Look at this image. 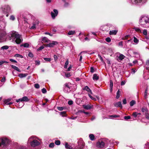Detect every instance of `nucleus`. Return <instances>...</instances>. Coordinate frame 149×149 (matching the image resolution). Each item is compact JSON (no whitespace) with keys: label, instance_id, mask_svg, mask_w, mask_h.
<instances>
[{"label":"nucleus","instance_id":"1","mask_svg":"<svg viewBox=\"0 0 149 149\" xmlns=\"http://www.w3.org/2000/svg\"><path fill=\"white\" fill-rule=\"evenodd\" d=\"M9 39L11 41L17 44H20L23 40L21 36L17 32L13 31L10 33L9 35Z\"/></svg>","mask_w":149,"mask_h":149},{"label":"nucleus","instance_id":"2","mask_svg":"<svg viewBox=\"0 0 149 149\" xmlns=\"http://www.w3.org/2000/svg\"><path fill=\"white\" fill-rule=\"evenodd\" d=\"M139 24L144 27H149V17L146 16L142 17L139 20Z\"/></svg>","mask_w":149,"mask_h":149},{"label":"nucleus","instance_id":"3","mask_svg":"<svg viewBox=\"0 0 149 149\" xmlns=\"http://www.w3.org/2000/svg\"><path fill=\"white\" fill-rule=\"evenodd\" d=\"M35 137L32 136L30 137L28 139V142H30L31 146L32 147H35L37 146L40 144V143L37 140H34Z\"/></svg>","mask_w":149,"mask_h":149},{"label":"nucleus","instance_id":"4","mask_svg":"<svg viewBox=\"0 0 149 149\" xmlns=\"http://www.w3.org/2000/svg\"><path fill=\"white\" fill-rule=\"evenodd\" d=\"M10 142V141L6 138L0 139V146H6Z\"/></svg>","mask_w":149,"mask_h":149},{"label":"nucleus","instance_id":"5","mask_svg":"<svg viewBox=\"0 0 149 149\" xmlns=\"http://www.w3.org/2000/svg\"><path fill=\"white\" fill-rule=\"evenodd\" d=\"M6 32L4 31H1L0 32V42H4L6 40Z\"/></svg>","mask_w":149,"mask_h":149},{"label":"nucleus","instance_id":"6","mask_svg":"<svg viewBox=\"0 0 149 149\" xmlns=\"http://www.w3.org/2000/svg\"><path fill=\"white\" fill-rule=\"evenodd\" d=\"M105 143L104 142L102 141H100L98 142L96 144V147L97 148H102L104 146Z\"/></svg>","mask_w":149,"mask_h":149},{"label":"nucleus","instance_id":"7","mask_svg":"<svg viewBox=\"0 0 149 149\" xmlns=\"http://www.w3.org/2000/svg\"><path fill=\"white\" fill-rule=\"evenodd\" d=\"M58 44V42L56 41H53L51 43H50L47 44L45 46L46 47H53L55 45Z\"/></svg>","mask_w":149,"mask_h":149},{"label":"nucleus","instance_id":"8","mask_svg":"<svg viewBox=\"0 0 149 149\" xmlns=\"http://www.w3.org/2000/svg\"><path fill=\"white\" fill-rule=\"evenodd\" d=\"M147 0H131L132 4H137L141 2H145Z\"/></svg>","mask_w":149,"mask_h":149},{"label":"nucleus","instance_id":"9","mask_svg":"<svg viewBox=\"0 0 149 149\" xmlns=\"http://www.w3.org/2000/svg\"><path fill=\"white\" fill-rule=\"evenodd\" d=\"M58 14V10L56 9H54L53 12H51V15L52 17L54 19L55 17L57 16Z\"/></svg>","mask_w":149,"mask_h":149},{"label":"nucleus","instance_id":"10","mask_svg":"<svg viewBox=\"0 0 149 149\" xmlns=\"http://www.w3.org/2000/svg\"><path fill=\"white\" fill-rule=\"evenodd\" d=\"M125 56L122 54H120L119 56H117V60L119 61H122L125 58Z\"/></svg>","mask_w":149,"mask_h":149},{"label":"nucleus","instance_id":"11","mask_svg":"<svg viewBox=\"0 0 149 149\" xmlns=\"http://www.w3.org/2000/svg\"><path fill=\"white\" fill-rule=\"evenodd\" d=\"M70 84L69 83H66L65 84V87L64 88V90L65 91H66V90H67V92H69L70 91Z\"/></svg>","mask_w":149,"mask_h":149},{"label":"nucleus","instance_id":"12","mask_svg":"<svg viewBox=\"0 0 149 149\" xmlns=\"http://www.w3.org/2000/svg\"><path fill=\"white\" fill-rule=\"evenodd\" d=\"M83 90L86 91H87L89 93H91V94H92V93L91 90L87 86H85V87L83 88Z\"/></svg>","mask_w":149,"mask_h":149},{"label":"nucleus","instance_id":"13","mask_svg":"<svg viewBox=\"0 0 149 149\" xmlns=\"http://www.w3.org/2000/svg\"><path fill=\"white\" fill-rule=\"evenodd\" d=\"M114 106L115 107H120L121 108H122V106L121 102H118L115 103L114 104Z\"/></svg>","mask_w":149,"mask_h":149},{"label":"nucleus","instance_id":"14","mask_svg":"<svg viewBox=\"0 0 149 149\" xmlns=\"http://www.w3.org/2000/svg\"><path fill=\"white\" fill-rule=\"evenodd\" d=\"M117 32L118 31L117 30H113L110 31L109 34L110 35H115L117 34Z\"/></svg>","mask_w":149,"mask_h":149},{"label":"nucleus","instance_id":"15","mask_svg":"<svg viewBox=\"0 0 149 149\" xmlns=\"http://www.w3.org/2000/svg\"><path fill=\"white\" fill-rule=\"evenodd\" d=\"M83 107L84 109L87 110L90 109L91 108V106L89 105H83Z\"/></svg>","mask_w":149,"mask_h":149},{"label":"nucleus","instance_id":"16","mask_svg":"<svg viewBox=\"0 0 149 149\" xmlns=\"http://www.w3.org/2000/svg\"><path fill=\"white\" fill-rule=\"evenodd\" d=\"M11 66L12 68L17 70V71H18V72H21L20 70L17 67L15 66H14V65H11Z\"/></svg>","mask_w":149,"mask_h":149},{"label":"nucleus","instance_id":"17","mask_svg":"<svg viewBox=\"0 0 149 149\" xmlns=\"http://www.w3.org/2000/svg\"><path fill=\"white\" fill-rule=\"evenodd\" d=\"M21 102L23 101H28L29 100L28 99V97L26 96H24L22 98H21Z\"/></svg>","mask_w":149,"mask_h":149},{"label":"nucleus","instance_id":"18","mask_svg":"<svg viewBox=\"0 0 149 149\" xmlns=\"http://www.w3.org/2000/svg\"><path fill=\"white\" fill-rule=\"evenodd\" d=\"M99 78V76L97 75V74H93V80H98Z\"/></svg>","mask_w":149,"mask_h":149},{"label":"nucleus","instance_id":"19","mask_svg":"<svg viewBox=\"0 0 149 149\" xmlns=\"http://www.w3.org/2000/svg\"><path fill=\"white\" fill-rule=\"evenodd\" d=\"M42 41L44 42H48L50 40H49L48 38L46 37H44L42 39Z\"/></svg>","mask_w":149,"mask_h":149},{"label":"nucleus","instance_id":"20","mask_svg":"<svg viewBox=\"0 0 149 149\" xmlns=\"http://www.w3.org/2000/svg\"><path fill=\"white\" fill-rule=\"evenodd\" d=\"M28 75V74L27 73L26 74H23V73H20L19 74V77L21 78H22L23 77H26L27 75Z\"/></svg>","mask_w":149,"mask_h":149},{"label":"nucleus","instance_id":"21","mask_svg":"<svg viewBox=\"0 0 149 149\" xmlns=\"http://www.w3.org/2000/svg\"><path fill=\"white\" fill-rule=\"evenodd\" d=\"M65 148L67 149H71L72 148V147L71 146L68 144L67 143H65Z\"/></svg>","mask_w":149,"mask_h":149},{"label":"nucleus","instance_id":"22","mask_svg":"<svg viewBox=\"0 0 149 149\" xmlns=\"http://www.w3.org/2000/svg\"><path fill=\"white\" fill-rule=\"evenodd\" d=\"M75 33L74 31H69L68 33V35H73Z\"/></svg>","mask_w":149,"mask_h":149},{"label":"nucleus","instance_id":"23","mask_svg":"<svg viewBox=\"0 0 149 149\" xmlns=\"http://www.w3.org/2000/svg\"><path fill=\"white\" fill-rule=\"evenodd\" d=\"M148 91V88H147L145 91L144 92V97L146 99V98L147 97Z\"/></svg>","mask_w":149,"mask_h":149},{"label":"nucleus","instance_id":"24","mask_svg":"<svg viewBox=\"0 0 149 149\" xmlns=\"http://www.w3.org/2000/svg\"><path fill=\"white\" fill-rule=\"evenodd\" d=\"M21 47L23 46L24 47H28L29 46V45L28 43H25L20 45Z\"/></svg>","mask_w":149,"mask_h":149},{"label":"nucleus","instance_id":"25","mask_svg":"<svg viewBox=\"0 0 149 149\" xmlns=\"http://www.w3.org/2000/svg\"><path fill=\"white\" fill-rule=\"evenodd\" d=\"M136 103V102L134 100H132L130 102V106L132 107Z\"/></svg>","mask_w":149,"mask_h":149},{"label":"nucleus","instance_id":"26","mask_svg":"<svg viewBox=\"0 0 149 149\" xmlns=\"http://www.w3.org/2000/svg\"><path fill=\"white\" fill-rule=\"evenodd\" d=\"M89 137L90 139L91 140H94L95 139L94 135L93 134H91L89 135Z\"/></svg>","mask_w":149,"mask_h":149},{"label":"nucleus","instance_id":"27","mask_svg":"<svg viewBox=\"0 0 149 149\" xmlns=\"http://www.w3.org/2000/svg\"><path fill=\"white\" fill-rule=\"evenodd\" d=\"M134 29L136 31L139 33H141V31L139 28L137 27H134Z\"/></svg>","mask_w":149,"mask_h":149},{"label":"nucleus","instance_id":"28","mask_svg":"<svg viewBox=\"0 0 149 149\" xmlns=\"http://www.w3.org/2000/svg\"><path fill=\"white\" fill-rule=\"evenodd\" d=\"M139 40L135 37H134V43L137 44L139 42Z\"/></svg>","mask_w":149,"mask_h":149},{"label":"nucleus","instance_id":"29","mask_svg":"<svg viewBox=\"0 0 149 149\" xmlns=\"http://www.w3.org/2000/svg\"><path fill=\"white\" fill-rule=\"evenodd\" d=\"M120 91L119 90H118L117 92L116 95V98L117 99H118L119 98V97H120Z\"/></svg>","mask_w":149,"mask_h":149},{"label":"nucleus","instance_id":"30","mask_svg":"<svg viewBox=\"0 0 149 149\" xmlns=\"http://www.w3.org/2000/svg\"><path fill=\"white\" fill-rule=\"evenodd\" d=\"M141 111L145 113L148 112V110L146 108H142Z\"/></svg>","mask_w":149,"mask_h":149},{"label":"nucleus","instance_id":"31","mask_svg":"<svg viewBox=\"0 0 149 149\" xmlns=\"http://www.w3.org/2000/svg\"><path fill=\"white\" fill-rule=\"evenodd\" d=\"M15 57H19L22 58H23L22 56L19 54H15Z\"/></svg>","mask_w":149,"mask_h":149},{"label":"nucleus","instance_id":"32","mask_svg":"<svg viewBox=\"0 0 149 149\" xmlns=\"http://www.w3.org/2000/svg\"><path fill=\"white\" fill-rule=\"evenodd\" d=\"M88 95L89 96V97H90V98L92 99V100H96V99L95 98H94V97H93L91 95V93H88Z\"/></svg>","mask_w":149,"mask_h":149},{"label":"nucleus","instance_id":"33","mask_svg":"<svg viewBox=\"0 0 149 149\" xmlns=\"http://www.w3.org/2000/svg\"><path fill=\"white\" fill-rule=\"evenodd\" d=\"M68 60H67L66 62H65V65H64V68H67V65H68Z\"/></svg>","mask_w":149,"mask_h":149},{"label":"nucleus","instance_id":"34","mask_svg":"<svg viewBox=\"0 0 149 149\" xmlns=\"http://www.w3.org/2000/svg\"><path fill=\"white\" fill-rule=\"evenodd\" d=\"M145 113L146 118L147 119L149 120V114L148 113V112Z\"/></svg>","mask_w":149,"mask_h":149},{"label":"nucleus","instance_id":"35","mask_svg":"<svg viewBox=\"0 0 149 149\" xmlns=\"http://www.w3.org/2000/svg\"><path fill=\"white\" fill-rule=\"evenodd\" d=\"M8 48V47L6 45L4 46L1 47V49H7Z\"/></svg>","mask_w":149,"mask_h":149},{"label":"nucleus","instance_id":"36","mask_svg":"<svg viewBox=\"0 0 149 149\" xmlns=\"http://www.w3.org/2000/svg\"><path fill=\"white\" fill-rule=\"evenodd\" d=\"M132 115L134 117L136 118L138 115V113H137L136 112H134L133 113Z\"/></svg>","mask_w":149,"mask_h":149},{"label":"nucleus","instance_id":"37","mask_svg":"<svg viewBox=\"0 0 149 149\" xmlns=\"http://www.w3.org/2000/svg\"><path fill=\"white\" fill-rule=\"evenodd\" d=\"M36 24L34 22H33V26L31 27V29H35L36 28Z\"/></svg>","mask_w":149,"mask_h":149},{"label":"nucleus","instance_id":"38","mask_svg":"<svg viewBox=\"0 0 149 149\" xmlns=\"http://www.w3.org/2000/svg\"><path fill=\"white\" fill-rule=\"evenodd\" d=\"M143 33L144 35L146 36L147 34V31L146 29H144L143 31Z\"/></svg>","mask_w":149,"mask_h":149},{"label":"nucleus","instance_id":"39","mask_svg":"<svg viewBox=\"0 0 149 149\" xmlns=\"http://www.w3.org/2000/svg\"><path fill=\"white\" fill-rule=\"evenodd\" d=\"M65 76L67 77H69L71 76V75L70 74V72H67L65 73Z\"/></svg>","mask_w":149,"mask_h":149},{"label":"nucleus","instance_id":"40","mask_svg":"<svg viewBox=\"0 0 149 149\" xmlns=\"http://www.w3.org/2000/svg\"><path fill=\"white\" fill-rule=\"evenodd\" d=\"M106 41L107 42H110L111 41V39L109 37H107L106 38Z\"/></svg>","mask_w":149,"mask_h":149},{"label":"nucleus","instance_id":"41","mask_svg":"<svg viewBox=\"0 0 149 149\" xmlns=\"http://www.w3.org/2000/svg\"><path fill=\"white\" fill-rule=\"evenodd\" d=\"M55 143L56 145H59L60 144V141L59 140L56 141Z\"/></svg>","mask_w":149,"mask_h":149},{"label":"nucleus","instance_id":"42","mask_svg":"<svg viewBox=\"0 0 149 149\" xmlns=\"http://www.w3.org/2000/svg\"><path fill=\"white\" fill-rule=\"evenodd\" d=\"M57 108L59 111H62L64 109V107H57Z\"/></svg>","mask_w":149,"mask_h":149},{"label":"nucleus","instance_id":"43","mask_svg":"<svg viewBox=\"0 0 149 149\" xmlns=\"http://www.w3.org/2000/svg\"><path fill=\"white\" fill-rule=\"evenodd\" d=\"M44 48V47L43 46H41L39 48L37 49L38 51L41 50Z\"/></svg>","mask_w":149,"mask_h":149},{"label":"nucleus","instance_id":"44","mask_svg":"<svg viewBox=\"0 0 149 149\" xmlns=\"http://www.w3.org/2000/svg\"><path fill=\"white\" fill-rule=\"evenodd\" d=\"M35 63L36 65H39L40 64V62L39 60L36 61Z\"/></svg>","mask_w":149,"mask_h":149},{"label":"nucleus","instance_id":"45","mask_svg":"<svg viewBox=\"0 0 149 149\" xmlns=\"http://www.w3.org/2000/svg\"><path fill=\"white\" fill-rule=\"evenodd\" d=\"M10 101V100L9 99L5 100L4 101V103L6 104H8V102H9Z\"/></svg>","mask_w":149,"mask_h":149},{"label":"nucleus","instance_id":"46","mask_svg":"<svg viewBox=\"0 0 149 149\" xmlns=\"http://www.w3.org/2000/svg\"><path fill=\"white\" fill-rule=\"evenodd\" d=\"M15 19V17L13 15H11L10 16V19L12 20L13 21Z\"/></svg>","mask_w":149,"mask_h":149},{"label":"nucleus","instance_id":"47","mask_svg":"<svg viewBox=\"0 0 149 149\" xmlns=\"http://www.w3.org/2000/svg\"><path fill=\"white\" fill-rule=\"evenodd\" d=\"M42 91L43 93H45L47 92V90L45 88H43L42 89Z\"/></svg>","mask_w":149,"mask_h":149},{"label":"nucleus","instance_id":"48","mask_svg":"<svg viewBox=\"0 0 149 149\" xmlns=\"http://www.w3.org/2000/svg\"><path fill=\"white\" fill-rule=\"evenodd\" d=\"M34 87L36 88H40L39 85L38 84H35Z\"/></svg>","mask_w":149,"mask_h":149},{"label":"nucleus","instance_id":"49","mask_svg":"<svg viewBox=\"0 0 149 149\" xmlns=\"http://www.w3.org/2000/svg\"><path fill=\"white\" fill-rule=\"evenodd\" d=\"M118 46L121 47H122L123 46V42L121 41L118 43Z\"/></svg>","mask_w":149,"mask_h":149},{"label":"nucleus","instance_id":"50","mask_svg":"<svg viewBox=\"0 0 149 149\" xmlns=\"http://www.w3.org/2000/svg\"><path fill=\"white\" fill-rule=\"evenodd\" d=\"M131 118L130 116H125L124 117V118L125 120H128L130 119Z\"/></svg>","mask_w":149,"mask_h":149},{"label":"nucleus","instance_id":"51","mask_svg":"<svg viewBox=\"0 0 149 149\" xmlns=\"http://www.w3.org/2000/svg\"><path fill=\"white\" fill-rule=\"evenodd\" d=\"M110 86L111 87V91L113 86V83L111 81L110 83Z\"/></svg>","mask_w":149,"mask_h":149},{"label":"nucleus","instance_id":"52","mask_svg":"<svg viewBox=\"0 0 149 149\" xmlns=\"http://www.w3.org/2000/svg\"><path fill=\"white\" fill-rule=\"evenodd\" d=\"M54 143H52L49 144V147L50 148H52L54 147Z\"/></svg>","mask_w":149,"mask_h":149},{"label":"nucleus","instance_id":"53","mask_svg":"<svg viewBox=\"0 0 149 149\" xmlns=\"http://www.w3.org/2000/svg\"><path fill=\"white\" fill-rule=\"evenodd\" d=\"M44 59L45 61H50L51 60V59L50 58H44Z\"/></svg>","mask_w":149,"mask_h":149},{"label":"nucleus","instance_id":"54","mask_svg":"<svg viewBox=\"0 0 149 149\" xmlns=\"http://www.w3.org/2000/svg\"><path fill=\"white\" fill-rule=\"evenodd\" d=\"M119 116L117 115H111L110 117L111 118H117Z\"/></svg>","mask_w":149,"mask_h":149},{"label":"nucleus","instance_id":"55","mask_svg":"<svg viewBox=\"0 0 149 149\" xmlns=\"http://www.w3.org/2000/svg\"><path fill=\"white\" fill-rule=\"evenodd\" d=\"M6 81L5 77H3L1 80V81L2 82H4Z\"/></svg>","mask_w":149,"mask_h":149},{"label":"nucleus","instance_id":"56","mask_svg":"<svg viewBox=\"0 0 149 149\" xmlns=\"http://www.w3.org/2000/svg\"><path fill=\"white\" fill-rule=\"evenodd\" d=\"M10 61L11 62H13L14 63H17V61L16 60H14L13 59H11V58L10 59Z\"/></svg>","mask_w":149,"mask_h":149},{"label":"nucleus","instance_id":"57","mask_svg":"<svg viewBox=\"0 0 149 149\" xmlns=\"http://www.w3.org/2000/svg\"><path fill=\"white\" fill-rule=\"evenodd\" d=\"M68 103L69 105H72L73 104V102L72 100H69L68 101Z\"/></svg>","mask_w":149,"mask_h":149},{"label":"nucleus","instance_id":"58","mask_svg":"<svg viewBox=\"0 0 149 149\" xmlns=\"http://www.w3.org/2000/svg\"><path fill=\"white\" fill-rule=\"evenodd\" d=\"M54 59L55 61H56L57 60L58 58L57 56L56 55H54Z\"/></svg>","mask_w":149,"mask_h":149},{"label":"nucleus","instance_id":"59","mask_svg":"<svg viewBox=\"0 0 149 149\" xmlns=\"http://www.w3.org/2000/svg\"><path fill=\"white\" fill-rule=\"evenodd\" d=\"M132 74H134L135 73V72L136 71V69H135L133 68L132 69Z\"/></svg>","mask_w":149,"mask_h":149},{"label":"nucleus","instance_id":"60","mask_svg":"<svg viewBox=\"0 0 149 149\" xmlns=\"http://www.w3.org/2000/svg\"><path fill=\"white\" fill-rule=\"evenodd\" d=\"M125 82L124 81H122L121 83V85L122 86L124 85L125 84Z\"/></svg>","mask_w":149,"mask_h":149},{"label":"nucleus","instance_id":"61","mask_svg":"<svg viewBox=\"0 0 149 149\" xmlns=\"http://www.w3.org/2000/svg\"><path fill=\"white\" fill-rule=\"evenodd\" d=\"M128 37V35L126 36H125V37L123 38L122 39L123 40H126L127 39Z\"/></svg>","mask_w":149,"mask_h":149},{"label":"nucleus","instance_id":"62","mask_svg":"<svg viewBox=\"0 0 149 149\" xmlns=\"http://www.w3.org/2000/svg\"><path fill=\"white\" fill-rule=\"evenodd\" d=\"M29 57H32L33 56V55L31 53H29Z\"/></svg>","mask_w":149,"mask_h":149},{"label":"nucleus","instance_id":"63","mask_svg":"<svg viewBox=\"0 0 149 149\" xmlns=\"http://www.w3.org/2000/svg\"><path fill=\"white\" fill-rule=\"evenodd\" d=\"M126 100L125 99H123V103L124 104H125L126 103Z\"/></svg>","mask_w":149,"mask_h":149},{"label":"nucleus","instance_id":"64","mask_svg":"<svg viewBox=\"0 0 149 149\" xmlns=\"http://www.w3.org/2000/svg\"><path fill=\"white\" fill-rule=\"evenodd\" d=\"M71 68H72V66L71 65H70V66H69V67L68 68L67 71H70Z\"/></svg>","mask_w":149,"mask_h":149}]
</instances>
